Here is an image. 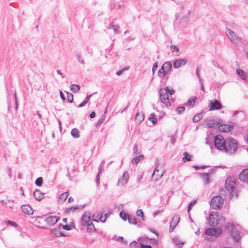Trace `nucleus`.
Instances as JSON below:
<instances>
[{"label": "nucleus", "mask_w": 248, "mask_h": 248, "mask_svg": "<svg viewBox=\"0 0 248 248\" xmlns=\"http://www.w3.org/2000/svg\"><path fill=\"white\" fill-rule=\"evenodd\" d=\"M81 225L82 227H86L88 232H93L95 231V228L91 220V214L89 212H86L82 215Z\"/></svg>", "instance_id": "f257e3e1"}, {"label": "nucleus", "mask_w": 248, "mask_h": 248, "mask_svg": "<svg viewBox=\"0 0 248 248\" xmlns=\"http://www.w3.org/2000/svg\"><path fill=\"white\" fill-rule=\"evenodd\" d=\"M225 187L226 190L233 197L237 196L236 192L235 191L236 189V183L233 179L232 178H228L225 182Z\"/></svg>", "instance_id": "f03ea898"}, {"label": "nucleus", "mask_w": 248, "mask_h": 248, "mask_svg": "<svg viewBox=\"0 0 248 248\" xmlns=\"http://www.w3.org/2000/svg\"><path fill=\"white\" fill-rule=\"evenodd\" d=\"M226 229L231 233L232 237L237 241L240 239L239 229L238 225H235L232 223H228L226 226Z\"/></svg>", "instance_id": "7ed1b4c3"}, {"label": "nucleus", "mask_w": 248, "mask_h": 248, "mask_svg": "<svg viewBox=\"0 0 248 248\" xmlns=\"http://www.w3.org/2000/svg\"><path fill=\"white\" fill-rule=\"evenodd\" d=\"M225 149L226 153L232 154L234 153L237 149V143L236 140L232 138L226 139Z\"/></svg>", "instance_id": "20e7f679"}, {"label": "nucleus", "mask_w": 248, "mask_h": 248, "mask_svg": "<svg viewBox=\"0 0 248 248\" xmlns=\"http://www.w3.org/2000/svg\"><path fill=\"white\" fill-rule=\"evenodd\" d=\"M223 220L222 215H220L217 212H212L209 216V222L211 226H215L218 225L221 223Z\"/></svg>", "instance_id": "39448f33"}, {"label": "nucleus", "mask_w": 248, "mask_h": 248, "mask_svg": "<svg viewBox=\"0 0 248 248\" xmlns=\"http://www.w3.org/2000/svg\"><path fill=\"white\" fill-rule=\"evenodd\" d=\"M168 87L166 88H161L159 91L160 100L162 103L167 107L170 106V100L169 98L168 93Z\"/></svg>", "instance_id": "423d86ee"}, {"label": "nucleus", "mask_w": 248, "mask_h": 248, "mask_svg": "<svg viewBox=\"0 0 248 248\" xmlns=\"http://www.w3.org/2000/svg\"><path fill=\"white\" fill-rule=\"evenodd\" d=\"M214 142L215 145L217 149L219 150L224 151V149H225L226 140H225L222 136L220 135L216 136L215 137Z\"/></svg>", "instance_id": "0eeeda50"}, {"label": "nucleus", "mask_w": 248, "mask_h": 248, "mask_svg": "<svg viewBox=\"0 0 248 248\" xmlns=\"http://www.w3.org/2000/svg\"><path fill=\"white\" fill-rule=\"evenodd\" d=\"M226 33L231 42L233 43L238 45L241 43V38L236 35L234 32L229 29H227Z\"/></svg>", "instance_id": "6e6552de"}, {"label": "nucleus", "mask_w": 248, "mask_h": 248, "mask_svg": "<svg viewBox=\"0 0 248 248\" xmlns=\"http://www.w3.org/2000/svg\"><path fill=\"white\" fill-rule=\"evenodd\" d=\"M223 199L219 196L214 197L211 201V206L214 209H218L223 205Z\"/></svg>", "instance_id": "1a4fd4ad"}, {"label": "nucleus", "mask_w": 248, "mask_h": 248, "mask_svg": "<svg viewBox=\"0 0 248 248\" xmlns=\"http://www.w3.org/2000/svg\"><path fill=\"white\" fill-rule=\"evenodd\" d=\"M222 232V229L220 228H210L205 231V234L211 236L218 237Z\"/></svg>", "instance_id": "9d476101"}, {"label": "nucleus", "mask_w": 248, "mask_h": 248, "mask_svg": "<svg viewBox=\"0 0 248 248\" xmlns=\"http://www.w3.org/2000/svg\"><path fill=\"white\" fill-rule=\"evenodd\" d=\"M155 169L152 174V178L155 180H157L163 175V172L160 170L158 162H155Z\"/></svg>", "instance_id": "9b49d317"}, {"label": "nucleus", "mask_w": 248, "mask_h": 248, "mask_svg": "<svg viewBox=\"0 0 248 248\" xmlns=\"http://www.w3.org/2000/svg\"><path fill=\"white\" fill-rule=\"evenodd\" d=\"M209 111L220 109L222 108L221 103L217 100L214 99L209 101Z\"/></svg>", "instance_id": "f8f14e48"}, {"label": "nucleus", "mask_w": 248, "mask_h": 248, "mask_svg": "<svg viewBox=\"0 0 248 248\" xmlns=\"http://www.w3.org/2000/svg\"><path fill=\"white\" fill-rule=\"evenodd\" d=\"M129 180V174L128 172L125 171L124 172L122 177L118 180L117 185L118 186H123L126 184Z\"/></svg>", "instance_id": "ddd939ff"}, {"label": "nucleus", "mask_w": 248, "mask_h": 248, "mask_svg": "<svg viewBox=\"0 0 248 248\" xmlns=\"http://www.w3.org/2000/svg\"><path fill=\"white\" fill-rule=\"evenodd\" d=\"M239 178L242 182L248 183V169H244L240 172Z\"/></svg>", "instance_id": "4468645a"}, {"label": "nucleus", "mask_w": 248, "mask_h": 248, "mask_svg": "<svg viewBox=\"0 0 248 248\" xmlns=\"http://www.w3.org/2000/svg\"><path fill=\"white\" fill-rule=\"evenodd\" d=\"M190 14V11L187 9L183 8L180 13H178L176 16L180 17L181 16V18H187Z\"/></svg>", "instance_id": "2eb2a0df"}, {"label": "nucleus", "mask_w": 248, "mask_h": 248, "mask_svg": "<svg viewBox=\"0 0 248 248\" xmlns=\"http://www.w3.org/2000/svg\"><path fill=\"white\" fill-rule=\"evenodd\" d=\"M186 63V61L185 59H176L173 62V67L175 68H178Z\"/></svg>", "instance_id": "dca6fc26"}, {"label": "nucleus", "mask_w": 248, "mask_h": 248, "mask_svg": "<svg viewBox=\"0 0 248 248\" xmlns=\"http://www.w3.org/2000/svg\"><path fill=\"white\" fill-rule=\"evenodd\" d=\"M58 218L56 216H50L46 218V221L49 225H53L57 222Z\"/></svg>", "instance_id": "f3484780"}, {"label": "nucleus", "mask_w": 248, "mask_h": 248, "mask_svg": "<svg viewBox=\"0 0 248 248\" xmlns=\"http://www.w3.org/2000/svg\"><path fill=\"white\" fill-rule=\"evenodd\" d=\"M179 220L180 218L178 217H175L172 218V220L170 223V228L169 229L170 232H171L173 231L174 228L179 223Z\"/></svg>", "instance_id": "a211bd4d"}, {"label": "nucleus", "mask_w": 248, "mask_h": 248, "mask_svg": "<svg viewBox=\"0 0 248 248\" xmlns=\"http://www.w3.org/2000/svg\"><path fill=\"white\" fill-rule=\"evenodd\" d=\"M233 126L228 124H220L218 126L219 130L224 132H228L232 129Z\"/></svg>", "instance_id": "6ab92c4d"}, {"label": "nucleus", "mask_w": 248, "mask_h": 248, "mask_svg": "<svg viewBox=\"0 0 248 248\" xmlns=\"http://www.w3.org/2000/svg\"><path fill=\"white\" fill-rule=\"evenodd\" d=\"M22 212L27 215H31L33 214V210L31 207L28 205H23L21 206Z\"/></svg>", "instance_id": "aec40b11"}, {"label": "nucleus", "mask_w": 248, "mask_h": 248, "mask_svg": "<svg viewBox=\"0 0 248 248\" xmlns=\"http://www.w3.org/2000/svg\"><path fill=\"white\" fill-rule=\"evenodd\" d=\"M68 196V193L67 192L62 193L58 199V202L59 203H63L67 199Z\"/></svg>", "instance_id": "412c9836"}, {"label": "nucleus", "mask_w": 248, "mask_h": 248, "mask_svg": "<svg viewBox=\"0 0 248 248\" xmlns=\"http://www.w3.org/2000/svg\"><path fill=\"white\" fill-rule=\"evenodd\" d=\"M33 195L36 200L38 201H40L44 198V194L38 189L34 191Z\"/></svg>", "instance_id": "4be33fe9"}, {"label": "nucleus", "mask_w": 248, "mask_h": 248, "mask_svg": "<svg viewBox=\"0 0 248 248\" xmlns=\"http://www.w3.org/2000/svg\"><path fill=\"white\" fill-rule=\"evenodd\" d=\"M201 177H202L205 184H208L210 182L208 173H201Z\"/></svg>", "instance_id": "5701e85b"}, {"label": "nucleus", "mask_w": 248, "mask_h": 248, "mask_svg": "<svg viewBox=\"0 0 248 248\" xmlns=\"http://www.w3.org/2000/svg\"><path fill=\"white\" fill-rule=\"evenodd\" d=\"M163 69H165L168 73L172 67V64L170 62H166L162 65Z\"/></svg>", "instance_id": "b1692460"}, {"label": "nucleus", "mask_w": 248, "mask_h": 248, "mask_svg": "<svg viewBox=\"0 0 248 248\" xmlns=\"http://www.w3.org/2000/svg\"><path fill=\"white\" fill-rule=\"evenodd\" d=\"M144 115L141 113H137L135 116V121L137 123L140 124L144 120Z\"/></svg>", "instance_id": "393cba45"}, {"label": "nucleus", "mask_w": 248, "mask_h": 248, "mask_svg": "<svg viewBox=\"0 0 248 248\" xmlns=\"http://www.w3.org/2000/svg\"><path fill=\"white\" fill-rule=\"evenodd\" d=\"M236 73L238 76H239L240 78L243 80L246 79L247 78L246 73L240 69H237L236 70Z\"/></svg>", "instance_id": "a878e982"}, {"label": "nucleus", "mask_w": 248, "mask_h": 248, "mask_svg": "<svg viewBox=\"0 0 248 248\" xmlns=\"http://www.w3.org/2000/svg\"><path fill=\"white\" fill-rule=\"evenodd\" d=\"M101 213L100 212H96L92 216V220L99 222L100 219Z\"/></svg>", "instance_id": "bb28decb"}, {"label": "nucleus", "mask_w": 248, "mask_h": 248, "mask_svg": "<svg viewBox=\"0 0 248 248\" xmlns=\"http://www.w3.org/2000/svg\"><path fill=\"white\" fill-rule=\"evenodd\" d=\"M108 29L113 30L115 33H119V26L116 24H114L113 23L110 24Z\"/></svg>", "instance_id": "cd10ccee"}, {"label": "nucleus", "mask_w": 248, "mask_h": 248, "mask_svg": "<svg viewBox=\"0 0 248 248\" xmlns=\"http://www.w3.org/2000/svg\"><path fill=\"white\" fill-rule=\"evenodd\" d=\"M70 90L74 93H77L80 89V86L78 85L73 84L70 87Z\"/></svg>", "instance_id": "c85d7f7f"}, {"label": "nucleus", "mask_w": 248, "mask_h": 248, "mask_svg": "<svg viewBox=\"0 0 248 248\" xmlns=\"http://www.w3.org/2000/svg\"><path fill=\"white\" fill-rule=\"evenodd\" d=\"M168 73L166 72L165 69H163L162 66H161V68L159 70L158 72V76L160 78H163L165 77Z\"/></svg>", "instance_id": "c756f323"}, {"label": "nucleus", "mask_w": 248, "mask_h": 248, "mask_svg": "<svg viewBox=\"0 0 248 248\" xmlns=\"http://www.w3.org/2000/svg\"><path fill=\"white\" fill-rule=\"evenodd\" d=\"M170 49L172 52H176L175 55L176 56H178L179 55V54L178 53L179 49L178 46L175 45H171L170 46Z\"/></svg>", "instance_id": "7c9ffc66"}, {"label": "nucleus", "mask_w": 248, "mask_h": 248, "mask_svg": "<svg viewBox=\"0 0 248 248\" xmlns=\"http://www.w3.org/2000/svg\"><path fill=\"white\" fill-rule=\"evenodd\" d=\"M71 135L74 138H78L79 137V132L77 129L73 128L71 130Z\"/></svg>", "instance_id": "2f4dec72"}, {"label": "nucleus", "mask_w": 248, "mask_h": 248, "mask_svg": "<svg viewBox=\"0 0 248 248\" xmlns=\"http://www.w3.org/2000/svg\"><path fill=\"white\" fill-rule=\"evenodd\" d=\"M149 120L153 124H155L157 123V119L155 118V115L154 113H151L149 118Z\"/></svg>", "instance_id": "473e14b6"}, {"label": "nucleus", "mask_w": 248, "mask_h": 248, "mask_svg": "<svg viewBox=\"0 0 248 248\" xmlns=\"http://www.w3.org/2000/svg\"><path fill=\"white\" fill-rule=\"evenodd\" d=\"M172 241L174 243H175L176 245L178 246L180 248L182 247V246L184 244V243L181 242L179 238L178 237H174L172 239Z\"/></svg>", "instance_id": "72a5a7b5"}, {"label": "nucleus", "mask_w": 248, "mask_h": 248, "mask_svg": "<svg viewBox=\"0 0 248 248\" xmlns=\"http://www.w3.org/2000/svg\"><path fill=\"white\" fill-rule=\"evenodd\" d=\"M143 158V155H140L135 158H133L132 160V162L133 164H137Z\"/></svg>", "instance_id": "f704fd0d"}, {"label": "nucleus", "mask_w": 248, "mask_h": 248, "mask_svg": "<svg viewBox=\"0 0 248 248\" xmlns=\"http://www.w3.org/2000/svg\"><path fill=\"white\" fill-rule=\"evenodd\" d=\"M216 125V124L213 120H208L206 121V125L208 128H212Z\"/></svg>", "instance_id": "c9c22d12"}, {"label": "nucleus", "mask_w": 248, "mask_h": 248, "mask_svg": "<svg viewBox=\"0 0 248 248\" xmlns=\"http://www.w3.org/2000/svg\"><path fill=\"white\" fill-rule=\"evenodd\" d=\"M92 95L91 94L87 96L86 99L80 105H79L78 107L79 108H81L84 106L88 103Z\"/></svg>", "instance_id": "e433bc0d"}, {"label": "nucleus", "mask_w": 248, "mask_h": 248, "mask_svg": "<svg viewBox=\"0 0 248 248\" xmlns=\"http://www.w3.org/2000/svg\"><path fill=\"white\" fill-rule=\"evenodd\" d=\"M184 156L183 159L184 161H189L191 160V156L188 153L185 152L184 153Z\"/></svg>", "instance_id": "4c0bfd02"}, {"label": "nucleus", "mask_w": 248, "mask_h": 248, "mask_svg": "<svg viewBox=\"0 0 248 248\" xmlns=\"http://www.w3.org/2000/svg\"><path fill=\"white\" fill-rule=\"evenodd\" d=\"M76 57L78 61V62L81 64H84V61L82 58V55L80 53H78L76 54Z\"/></svg>", "instance_id": "58836bf2"}, {"label": "nucleus", "mask_w": 248, "mask_h": 248, "mask_svg": "<svg viewBox=\"0 0 248 248\" xmlns=\"http://www.w3.org/2000/svg\"><path fill=\"white\" fill-rule=\"evenodd\" d=\"M136 215L138 217H141L142 220H144L143 212L141 209L138 210L136 212Z\"/></svg>", "instance_id": "ea45409f"}, {"label": "nucleus", "mask_w": 248, "mask_h": 248, "mask_svg": "<svg viewBox=\"0 0 248 248\" xmlns=\"http://www.w3.org/2000/svg\"><path fill=\"white\" fill-rule=\"evenodd\" d=\"M78 209V206H73L68 208L66 210V212L68 213L74 212L75 210H77Z\"/></svg>", "instance_id": "a19ab883"}, {"label": "nucleus", "mask_w": 248, "mask_h": 248, "mask_svg": "<svg viewBox=\"0 0 248 248\" xmlns=\"http://www.w3.org/2000/svg\"><path fill=\"white\" fill-rule=\"evenodd\" d=\"M128 220L130 223L136 224L137 223L136 218L134 217H130L129 216H128Z\"/></svg>", "instance_id": "79ce46f5"}, {"label": "nucleus", "mask_w": 248, "mask_h": 248, "mask_svg": "<svg viewBox=\"0 0 248 248\" xmlns=\"http://www.w3.org/2000/svg\"><path fill=\"white\" fill-rule=\"evenodd\" d=\"M128 216L124 212H121L120 213V216L121 218L123 219L124 220H126L127 218H128Z\"/></svg>", "instance_id": "37998d69"}, {"label": "nucleus", "mask_w": 248, "mask_h": 248, "mask_svg": "<svg viewBox=\"0 0 248 248\" xmlns=\"http://www.w3.org/2000/svg\"><path fill=\"white\" fill-rule=\"evenodd\" d=\"M67 98L68 101L70 103H72L73 101V95L71 93L67 92Z\"/></svg>", "instance_id": "c03bdc74"}, {"label": "nucleus", "mask_w": 248, "mask_h": 248, "mask_svg": "<svg viewBox=\"0 0 248 248\" xmlns=\"http://www.w3.org/2000/svg\"><path fill=\"white\" fill-rule=\"evenodd\" d=\"M202 118V115L201 114H198L194 116L193 118V121L194 122H197L199 121Z\"/></svg>", "instance_id": "a18cd8bd"}, {"label": "nucleus", "mask_w": 248, "mask_h": 248, "mask_svg": "<svg viewBox=\"0 0 248 248\" xmlns=\"http://www.w3.org/2000/svg\"><path fill=\"white\" fill-rule=\"evenodd\" d=\"M104 163V162L103 161L102 162V163L100 165V167H99V173L98 174V175H97L96 176V183L97 184V185H98L99 183V174L100 173H101V168L102 167V165H103V164Z\"/></svg>", "instance_id": "49530a36"}, {"label": "nucleus", "mask_w": 248, "mask_h": 248, "mask_svg": "<svg viewBox=\"0 0 248 248\" xmlns=\"http://www.w3.org/2000/svg\"><path fill=\"white\" fill-rule=\"evenodd\" d=\"M43 179L42 177L38 178L35 181V184L38 186H41L42 185Z\"/></svg>", "instance_id": "de8ad7c7"}, {"label": "nucleus", "mask_w": 248, "mask_h": 248, "mask_svg": "<svg viewBox=\"0 0 248 248\" xmlns=\"http://www.w3.org/2000/svg\"><path fill=\"white\" fill-rule=\"evenodd\" d=\"M197 98L195 97L192 99L189 100L187 102V104L189 106L193 105L194 104V103H195L196 100H197Z\"/></svg>", "instance_id": "09e8293b"}, {"label": "nucleus", "mask_w": 248, "mask_h": 248, "mask_svg": "<svg viewBox=\"0 0 248 248\" xmlns=\"http://www.w3.org/2000/svg\"><path fill=\"white\" fill-rule=\"evenodd\" d=\"M185 108L184 107H180L176 109V111L177 112V113L181 114L185 111Z\"/></svg>", "instance_id": "8fccbe9b"}, {"label": "nucleus", "mask_w": 248, "mask_h": 248, "mask_svg": "<svg viewBox=\"0 0 248 248\" xmlns=\"http://www.w3.org/2000/svg\"><path fill=\"white\" fill-rule=\"evenodd\" d=\"M196 203V201H192L189 204V205H188V209H187V211L188 212H189L190 210L191 209L192 206L193 205H194L195 204V203Z\"/></svg>", "instance_id": "3c124183"}, {"label": "nucleus", "mask_w": 248, "mask_h": 248, "mask_svg": "<svg viewBox=\"0 0 248 248\" xmlns=\"http://www.w3.org/2000/svg\"><path fill=\"white\" fill-rule=\"evenodd\" d=\"M157 67H158V63L157 62H156L154 64L153 66L152 67V72H153V75L155 74V71L156 70Z\"/></svg>", "instance_id": "603ef678"}, {"label": "nucleus", "mask_w": 248, "mask_h": 248, "mask_svg": "<svg viewBox=\"0 0 248 248\" xmlns=\"http://www.w3.org/2000/svg\"><path fill=\"white\" fill-rule=\"evenodd\" d=\"M107 217V214H105L104 216H103L101 214V216H100V219L99 221H100L101 222L104 223L106 221V219Z\"/></svg>", "instance_id": "864d4df0"}, {"label": "nucleus", "mask_w": 248, "mask_h": 248, "mask_svg": "<svg viewBox=\"0 0 248 248\" xmlns=\"http://www.w3.org/2000/svg\"><path fill=\"white\" fill-rule=\"evenodd\" d=\"M196 75L199 80V82L200 83H202V79L200 78V74H199V68H197L196 69Z\"/></svg>", "instance_id": "5fc2aeb1"}, {"label": "nucleus", "mask_w": 248, "mask_h": 248, "mask_svg": "<svg viewBox=\"0 0 248 248\" xmlns=\"http://www.w3.org/2000/svg\"><path fill=\"white\" fill-rule=\"evenodd\" d=\"M131 247L136 248L138 246V243L136 241H133L130 244Z\"/></svg>", "instance_id": "6e6d98bb"}, {"label": "nucleus", "mask_w": 248, "mask_h": 248, "mask_svg": "<svg viewBox=\"0 0 248 248\" xmlns=\"http://www.w3.org/2000/svg\"><path fill=\"white\" fill-rule=\"evenodd\" d=\"M62 228L67 231L71 230V227L68 225H62Z\"/></svg>", "instance_id": "4d7b16f0"}, {"label": "nucleus", "mask_w": 248, "mask_h": 248, "mask_svg": "<svg viewBox=\"0 0 248 248\" xmlns=\"http://www.w3.org/2000/svg\"><path fill=\"white\" fill-rule=\"evenodd\" d=\"M140 244L141 248H152V247L150 245L142 244L141 243Z\"/></svg>", "instance_id": "13d9d810"}, {"label": "nucleus", "mask_w": 248, "mask_h": 248, "mask_svg": "<svg viewBox=\"0 0 248 248\" xmlns=\"http://www.w3.org/2000/svg\"><path fill=\"white\" fill-rule=\"evenodd\" d=\"M7 224H11V225H13L14 226H16V223L15 222L12 221H10V220L7 221Z\"/></svg>", "instance_id": "bf43d9fd"}, {"label": "nucleus", "mask_w": 248, "mask_h": 248, "mask_svg": "<svg viewBox=\"0 0 248 248\" xmlns=\"http://www.w3.org/2000/svg\"><path fill=\"white\" fill-rule=\"evenodd\" d=\"M168 93L170 95H172L174 93V91L173 90H170L168 88Z\"/></svg>", "instance_id": "052dcab7"}, {"label": "nucleus", "mask_w": 248, "mask_h": 248, "mask_svg": "<svg viewBox=\"0 0 248 248\" xmlns=\"http://www.w3.org/2000/svg\"><path fill=\"white\" fill-rule=\"evenodd\" d=\"M60 96L61 97V98L63 100H65L66 99L63 93L62 92V91H60Z\"/></svg>", "instance_id": "680f3d73"}, {"label": "nucleus", "mask_w": 248, "mask_h": 248, "mask_svg": "<svg viewBox=\"0 0 248 248\" xmlns=\"http://www.w3.org/2000/svg\"><path fill=\"white\" fill-rule=\"evenodd\" d=\"M90 117L91 118H93L95 117V113L94 112H92L90 115Z\"/></svg>", "instance_id": "e2e57ef3"}, {"label": "nucleus", "mask_w": 248, "mask_h": 248, "mask_svg": "<svg viewBox=\"0 0 248 248\" xmlns=\"http://www.w3.org/2000/svg\"><path fill=\"white\" fill-rule=\"evenodd\" d=\"M133 151L135 153L138 151V145L135 144L133 148Z\"/></svg>", "instance_id": "0e129e2a"}, {"label": "nucleus", "mask_w": 248, "mask_h": 248, "mask_svg": "<svg viewBox=\"0 0 248 248\" xmlns=\"http://www.w3.org/2000/svg\"><path fill=\"white\" fill-rule=\"evenodd\" d=\"M123 71H124V70H120L117 72L116 74L118 76H120L122 74V73H123Z\"/></svg>", "instance_id": "69168bd1"}, {"label": "nucleus", "mask_w": 248, "mask_h": 248, "mask_svg": "<svg viewBox=\"0 0 248 248\" xmlns=\"http://www.w3.org/2000/svg\"><path fill=\"white\" fill-rule=\"evenodd\" d=\"M104 121V117H102L101 118L99 121H98V123H102L103 122V121Z\"/></svg>", "instance_id": "338daca9"}, {"label": "nucleus", "mask_w": 248, "mask_h": 248, "mask_svg": "<svg viewBox=\"0 0 248 248\" xmlns=\"http://www.w3.org/2000/svg\"><path fill=\"white\" fill-rule=\"evenodd\" d=\"M68 201L69 202H71L74 201V199L70 197L68 198Z\"/></svg>", "instance_id": "774afa93"}]
</instances>
